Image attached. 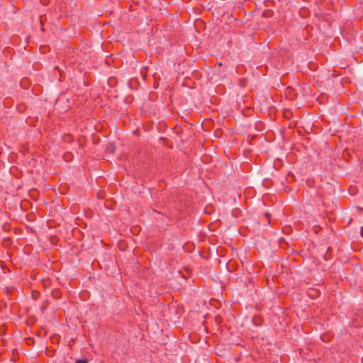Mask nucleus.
Returning a JSON list of instances; mask_svg holds the SVG:
<instances>
[{
  "label": "nucleus",
  "instance_id": "nucleus-1",
  "mask_svg": "<svg viewBox=\"0 0 363 363\" xmlns=\"http://www.w3.org/2000/svg\"><path fill=\"white\" fill-rule=\"evenodd\" d=\"M51 295L54 298L59 299L61 297V291L57 289H55L52 291Z\"/></svg>",
  "mask_w": 363,
  "mask_h": 363
},
{
  "label": "nucleus",
  "instance_id": "nucleus-2",
  "mask_svg": "<svg viewBox=\"0 0 363 363\" xmlns=\"http://www.w3.org/2000/svg\"><path fill=\"white\" fill-rule=\"evenodd\" d=\"M42 284L45 288L48 287L50 284V281L49 279H43L42 280Z\"/></svg>",
  "mask_w": 363,
  "mask_h": 363
},
{
  "label": "nucleus",
  "instance_id": "nucleus-3",
  "mask_svg": "<svg viewBox=\"0 0 363 363\" xmlns=\"http://www.w3.org/2000/svg\"><path fill=\"white\" fill-rule=\"evenodd\" d=\"M76 363H89V361L86 359H77Z\"/></svg>",
  "mask_w": 363,
  "mask_h": 363
},
{
  "label": "nucleus",
  "instance_id": "nucleus-4",
  "mask_svg": "<svg viewBox=\"0 0 363 363\" xmlns=\"http://www.w3.org/2000/svg\"><path fill=\"white\" fill-rule=\"evenodd\" d=\"M71 157V155L69 153H66L64 155V158L65 160H68V158H69Z\"/></svg>",
  "mask_w": 363,
  "mask_h": 363
},
{
  "label": "nucleus",
  "instance_id": "nucleus-5",
  "mask_svg": "<svg viewBox=\"0 0 363 363\" xmlns=\"http://www.w3.org/2000/svg\"><path fill=\"white\" fill-rule=\"evenodd\" d=\"M55 70H57L58 72H60V67H59V66H56V67H55Z\"/></svg>",
  "mask_w": 363,
  "mask_h": 363
},
{
  "label": "nucleus",
  "instance_id": "nucleus-6",
  "mask_svg": "<svg viewBox=\"0 0 363 363\" xmlns=\"http://www.w3.org/2000/svg\"><path fill=\"white\" fill-rule=\"evenodd\" d=\"M67 137H68V138H69V141H71V140H72V136H70V135H68Z\"/></svg>",
  "mask_w": 363,
  "mask_h": 363
},
{
  "label": "nucleus",
  "instance_id": "nucleus-7",
  "mask_svg": "<svg viewBox=\"0 0 363 363\" xmlns=\"http://www.w3.org/2000/svg\"><path fill=\"white\" fill-rule=\"evenodd\" d=\"M32 296L33 297L36 296V294H34V293H33Z\"/></svg>",
  "mask_w": 363,
  "mask_h": 363
},
{
  "label": "nucleus",
  "instance_id": "nucleus-8",
  "mask_svg": "<svg viewBox=\"0 0 363 363\" xmlns=\"http://www.w3.org/2000/svg\"><path fill=\"white\" fill-rule=\"evenodd\" d=\"M32 296L33 297L36 296V294H34V293H33Z\"/></svg>",
  "mask_w": 363,
  "mask_h": 363
}]
</instances>
